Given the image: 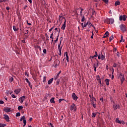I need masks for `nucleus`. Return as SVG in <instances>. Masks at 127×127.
Wrapping results in <instances>:
<instances>
[{"label":"nucleus","instance_id":"obj_1","mask_svg":"<svg viewBox=\"0 0 127 127\" xmlns=\"http://www.w3.org/2000/svg\"><path fill=\"white\" fill-rule=\"evenodd\" d=\"M119 27L121 29V31H123V32H126L127 31V26L126 25L124 24H121L120 26Z\"/></svg>","mask_w":127,"mask_h":127},{"label":"nucleus","instance_id":"obj_2","mask_svg":"<svg viewBox=\"0 0 127 127\" xmlns=\"http://www.w3.org/2000/svg\"><path fill=\"white\" fill-rule=\"evenodd\" d=\"M69 110L72 112V111L73 112H76L77 108L76 107V105L74 103H73L69 107Z\"/></svg>","mask_w":127,"mask_h":127},{"label":"nucleus","instance_id":"obj_3","mask_svg":"<svg viewBox=\"0 0 127 127\" xmlns=\"http://www.w3.org/2000/svg\"><path fill=\"white\" fill-rule=\"evenodd\" d=\"M127 16L126 15H121L119 16V20L120 21H122V20H123V21H126V20H127Z\"/></svg>","mask_w":127,"mask_h":127},{"label":"nucleus","instance_id":"obj_4","mask_svg":"<svg viewBox=\"0 0 127 127\" xmlns=\"http://www.w3.org/2000/svg\"><path fill=\"white\" fill-rule=\"evenodd\" d=\"M91 103L92 105L93 108L94 109H96L97 105H96V98H93L92 99H91Z\"/></svg>","mask_w":127,"mask_h":127},{"label":"nucleus","instance_id":"obj_5","mask_svg":"<svg viewBox=\"0 0 127 127\" xmlns=\"http://www.w3.org/2000/svg\"><path fill=\"white\" fill-rule=\"evenodd\" d=\"M113 107L114 111H116V110H118V109H120L121 108V107L120 106V105L118 104H114Z\"/></svg>","mask_w":127,"mask_h":127},{"label":"nucleus","instance_id":"obj_6","mask_svg":"<svg viewBox=\"0 0 127 127\" xmlns=\"http://www.w3.org/2000/svg\"><path fill=\"white\" fill-rule=\"evenodd\" d=\"M120 78L121 82V84H123L124 83V81L125 80V76L124 75L122 74V73L120 75Z\"/></svg>","mask_w":127,"mask_h":127},{"label":"nucleus","instance_id":"obj_7","mask_svg":"<svg viewBox=\"0 0 127 127\" xmlns=\"http://www.w3.org/2000/svg\"><path fill=\"white\" fill-rule=\"evenodd\" d=\"M71 98L74 101H77V99H78V96H77V95H76V94H75V93H73L71 95Z\"/></svg>","mask_w":127,"mask_h":127},{"label":"nucleus","instance_id":"obj_8","mask_svg":"<svg viewBox=\"0 0 127 127\" xmlns=\"http://www.w3.org/2000/svg\"><path fill=\"white\" fill-rule=\"evenodd\" d=\"M4 119L7 123H9V117L7 115L4 114Z\"/></svg>","mask_w":127,"mask_h":127},{"label":"nucleus","instance_id":"obj_9","mask_svg":"<svg viewBox=\"0 0 127 127\" xmlns=\"http://www.w3.org/2000/svg\"><path fill=\"white\" fill-rule=\"evenodd\" d=\"M26 97L23 96L19 98V102L20 103H23V101L25 100Z\"/></svg>","mask_w":127,"mask_h":127},{"label":"nucleus","instance_id":"obj_10","mask_svg":"<svg viewBox=\"0 0 127 127\" xmlns=\"http://www.w3.org/2000/svg\"><path fill=\"white\" fill-rule=\"evenodd\" d=\"M116 122L118 123V124H122V125H125V122L122 121H120L118 118H116Z\"/></svg>","mask_w":127,"mask_h":127},{"label":"nucleus","instance_id":"obj_11","mask_svg":"<svg viewBox=\"0 0 127 127\" xmlns=\"http://www.w3.org/2000/svg\"><path fill=\"white\" fill-rule=\"evenodd\" d=\"M65 28H66V19H64V24H63L61 29H63V30H65Z\"/></svg>","mask_w":127,"mask_h":127},{"label":"nucleus","instance_id":"obj_12","mask_svg":"<svg viewBox=\"0 0 127 127\" xmlns=\"http://www.w3.org/2000/svg\"><path fill=\"white\" fill-rule=\"evenodd\" d=\"M20 91H21V90L19 88L15 89L14 92V93H15V94L16 95H18V94H19V93H20Z\"/></svg>","mask_w":127,"mask_h":127},{"label":"nucleus","instance_id":"obj_13","mask_svg":"<svg viewBox=\"0 0 127 127\" xmlns=\"http://www.w3.org/2000/svg\"><path fill=\"white\" fill-rule=\"evenodd\" d=\"M4 111L6 113H10V108L8 107L5 108Z\"/></svg>","mask_w":127,"mask_h":127},{"label":"nucleus","instance_id":"obj_14","mask_svg":"<svg viewBox=\"0 0 127 127\" xmlns=\"http://www.w3.org/2000/svg\"><path fill=\"white\" fill-rule=\"evenodd\" d=\"M62 47H63V46H61V41L60 44L58 45L59 51H62Z\"/></svg>","mask_w":127,"mask_h":127},{"label":"nucleus","instance_id":"obj_15","mask_svg":"<svg viewBox=\"0 0 127 127\" xmlns=\"http://www.w3.org/2000/svg\"><path fill=\"white\" fill-rule=\"evenodd\" d=\"M109 33L108 31H106V33L104 34V36L103 37V38H107V37H109Z\"/></svg>","mask_w":127,"mask_h":127},{"label":"nucleus","instance_id":"obj_16","mask_svg":"<svg viewBox=\"0 0 127 127\" xmlns=\"http://www.w3.org/2000/svg\"><path fill=\"white\" fill-rule=\"evenodd\" d=\"M105 83L107 86L110 85V79L107 78L105 79Z\"/></svg>","mask_w":127,"mask_h":127},{"label":"nucleus","instance_id":"obj_17","mask_svg":"<svg viewBox=\"0 0 127 127\" xmlns=\"http://www.w3.org/2000/svg\"><path fill=\"white\" fill-rule=\"evenodd\" d=\"M53 80H54V78H51L50 80H49L48 81V85H50V84H51V83L53 82Z\"/></svg>","mask_w":127,"mask_h":127},{"label":"nucleus","instance_id":"obj_18","mask_svg":"<svg viewBox=\"0 0 127 127\" xmlns=\"http://www.w3.org/2000/svg\"><path fill=\"white\" fill-rule=\"evenodd\" d=\"M65 56L66 57V61L67 62H69V56H68V52H65Z\"/></svg>","mask_w":127,"mask_h":127},{"label":"nucleus","instance_id":"obj_19","mask_svg":"<svg viewBox=\"0 0 127 127\" xmlns=\"http://www.w3.org/2000/svg\"><path fill=\"white\" fill-rule=\"evenodd\" d=\"M121 4V2H120L119 0H117L115 3V5L117 6V5H120Z\"/></svg>","mask_w":127,"mask_h":127},{"label":"nucleus","instance_id":"obj_20","mask_svg":"<svg viewBox=\"0 0 127 127\" xmlns=\"http://www.w3.org/2000/svg\"><path fill=\"white\" fill-rule=\"evenodd\" d=\"M55 98L54 97H52L51 99H50V102L51 103H52V104H55V101H54V99Z\"/></svg>","mask_w":127,"mask_h":127},{"label":"nucleus","instance_id":"obj_21","mask_svg":"<svg viewBox=\"0 0 127 127\" xmlns=\"http://www.w3.org/2000/svg\"><path fill=\"white\" fill-rule=\"evenodd\" d=\"M105 22L106 23H107V24H110V19H105Z\"/></svg>","mask_w":127,"mask_h":127},{"label":"nucleus","instance_id":"obj_22","mask_svg":"<svg viewBox=\"0 0 127 127\" xmlns=\"http://www.w3.org/2000/svg\"><path fill=\"white\" fill-rule=\"evenodd\" d=\"M110 24H113L115 22V20L113 18H110Z\"/></svg>","mask_w":127,"mask_h":127},{"label":"nucleus","instance_id":"obj_23","mask_svg":"<svg viewBox=\"0 0 127 127\" xmlns=\"http://www.w3.org/2000/svg\"><path fill=\"white\" fill-rule=\"evenodd\" d=\"M50 38L52 39V43H53V39H54V38H53V33H52L51 34Z\"/></svg>","mask_w":127,"mask_h":127},{"label":"nucleus","instance_id":"obj_24","mask_svg":"<svg viewBox=\"0 0 127 127\" xmlns=\"http://www.w3.org/2000/svg\"><path fill=\"white\" fill-rule=\"evenodd\" d=\"M13 29L14 30V31H18V28H16V27H15V26H13Z\"/></svg>","mask_w":127,"mask_h":127},{"label":"nucleus","instance_id":"obj_25","mask_svg":"<svg viewBox=\"0 0 127 127\" xmlns=\"http://www.w3.org/2000/svg\"><path fill=\"white\" fill-rule=\"evenodd\" d=\"M93 68L95 72H97V66H96V64H93Z\"/></svg>","mask_w":127,"mask_h":127},{"label":"nucleus","instance_id":"obj_26","mask_svg":"<svg viewBox=\"0 0 127 127\" xmlns=\"http://www.w3.org/2000/svg\"><path fill=\"white\" fill-rule=\"evenodd\" d=\"M24 120H25V116H23L20 118V122H22V121H24Z\"/></svg>","mask_w":127,"mask_h":127},{"label":"nucleus","instance_id":"obj_27","mask_svg":"<svg viewBox=\"0 0 127 127\" xmlns=\"http://www.w3.org/2000/svg\"><path fill=\"white\" fill-rule=\"evenodd\" d=\"M92 118H96V115H97V114L95 113H92Z\"/></svg>","mask_w":127,"mask_h":127},{"label":"nucleus","instance_id":"obj_28","mask_svg":"<svg viewBox=\"0 0 127 127\" xmlns=\"http://www.w3.org/2000/svg\"><path fill=\"white\" fill-rule=\"evenodd\" d=\"M113 39H114V36H112L111 37H110L109 38V42H111V41H112V40H113Z\"/></svg>","mask_w":127,"mask_h":127},{"label":"nucleus","instance_id":"obj_29","mask_svg":"<svg viewBox=\"0 0 127 127\" xmlns=\"http://www.w3.org/2000/svg\"><path fill=\"white\" fill-rule=\"evenodd\" d=\"M23 124L24 125L23 126V127H25V126H26V120H23Z\"/></svg>","mask_w":127,"mask_h":127},{"label":"nucleus","instance_id":"obj_30","mask_svg":"<svg viewBox=\"0 0 127 127\" xmlns=\"http://www.w3.org/2000/svg\"><path fill=\"white\" fill-rule=\"evenodd\" d=\"M23 109V106H19L18 107V111H21V110H22Z\"/></svg>","mask_w":127,"mask_h":127},{"label":"nucleus","instance_id":"obj_31","mask_svg":"<svg viewBox=\"0 0 127 127\" xmlns=\"http://www.w3.org/2000/svg\"><path fill=\"white\" fill-rule=\"evenodd\" d=\"M59 77V74H58L56 76L54 77V79L55 80H57Z\"/></svg>","mask_w":127,"mask_h":127},{"label":"nucleus","instance_id":"obj_32","mask_svg":"<svg viewBox=\"0 0 127 127\" xmlns=\"http://www.w3.org/2000/svg\"><path fill=\"white\" fill-rule=\"evenodd\" d=\"M59 35H58L56 40L54 41V43H56V42H58V39H59Z\"/></svg>","mask_w":127,"mask_h":127},{"label":"nucleus","instance_id":"obj_33","mask_svg":"<svg viewBox=\"0 0 127 127\" xmlns=\"http://www.w3.org/2000/svg\"><path fill=\"white\" fill-rule=\"evenodd\" d=\"M9 81L10 83H11V82H12L13 81V78L12 77H10L9 79Z\"/></svg>","mask_w":127,"mask_h":127},{"label":"nucleus","instance_id":"obj_34","mask_svg":"<svg viewBox=\"0 0 127 127\" xmlns=\"http://www.w3.org/2000/svg\"><path fill=\"white\" fill-rule=\"evenodd\" d=\"M106 58V56H104L103 54L101 55V60H104Z\"/></svg>","mask_w":127,"mask_h":127},{"label":"nucleus","instance_id":"obj_35","mask_svg":"<svg viewBox=\"0 0 127 127\" xmlns=\"http://www.w3.org/2000/svg\"><path fill=\"white\" fill-rule=\"evenodd\" d=\"M96 67H98L99 66V61L96 60V64H95Z\"/></svg>","mask_w":127,"mask_h":127},{"label":"nucleus","instance_id":"obj_36","mask_svg":"<svg viewBox=\"0 0 127 127\" xmlns=\"http://www.w3.org/2000/svg\"><path fill=\"white\" fill-rule=\"evenodd\" d=\"M43 82V83H45V82H46V76H44Z\"/></svg>","mask_w":127,"mask_h":127},{"label":"nucleus","instance_id":"obj_37","mask_svg":"<svg viewBox=\"0 0 127 127\" xmlns=\"http://www.w3.org/2000/svg\"><path fill=\"white\" fill-rule=\"evenodd\" d=\"M81 21H82V22H84V21H85V16H83L82 17Z\"/></svg>","mask_w":127,"mask_h":127},{"label":"nucleus","instance_id":"obj_38","mask_svg":"<svg viewBox=\"0 0 127 127\" xmlns=\"http://www.w3.org/2000/svg\"><path fill=\"white\" fill-rule=\"evenodd\" d=\"M96 79L97 80V81H99V80H101V78H100V76L99 75H97Z\"/></svg>","mask_w":127,"mask_h":127},{"label":"nucleus","instance_id":"obj_39","mask_svg":"<svg viewBox=\"0 0 127 127\" xmlns=\"http://www.w3.org/2000/svg\"><path fill=\"white\" fill-rule=\"evenodd\" d=\"M16 117H20V113L19 112H17L16 114Z\"/></svg>","mask_w":127,"mask_h":127},{"label":"nucleus","instance_id":"obj_40","mask_svg":"<svg viewBox=\"0 0 127 127\" xmlns=\"http://www.w3.org/2000/svg\"><path fill=\"white\" fill-rule=\"evenodd\" d=\"M89 22H87L86 23L84 24L83 27H86L87 25H88Z\"/></svg>","mask_w":127,"mask_h":127},{"label":"nucleus","instance_id":"obj_41","mask_svg":"<svg viewBox=\"0 0 127 127\" xmlns=\"http://www.w3.org/2000/svg\"><path fill=\"white\" fill-rule=\"evenodd\" d=\"M104 2H105V3H108L109 2V0H102Z\"/></svg>","mask_w":127,"mask_h":127},{"label":"nucleus","instance_id":"obj_42","mask_svg":"<svg viewBox=\"0 0 127 127\" xmlns=\"http://www.w3.org/2000/svg\"><path fill=\"white\" fill-rule=\"evenodd\" d=\"M87 25L89 26V27H91V26H93V25L90 22H88V24Z\"/></svg>","mask_w":127,"mask_h":127},{"label":"nucleus","instance_id":"obj_43","mask_svg":"<svg viewBox=\"0 0 127 127\" xmlns=\"http://www.w3.org/2000/svg\"><path fill=\"white\" fill-rule=\"evenodd\" d=\"M3 104H4V102L2 100H0V105H2Z\"/></svg>","mask_w":127,"mask_h":127},{"label":"nucleus","instance_id":"obj_44","mask_svg":"<svg viewBox=\"0 0 127 127\" xmlns=\"http://www.w3.org/2000/svg\"><path fill=\"white\" fill-rule=\"evenodd\" d=\"M43 53H44L45 54H46L47 51H46V49H44L43 51Z\"/></svg>","mask_w":127,"mask_h":127},{"label":"nucleus","instance_id":"obj_45","mask_svg":"<svg viewBox=\"0 0 127 127\" xmlns=\"http://www.w3.org/2000/svg\"><path fill=\"white\" fill-rule=\"evenodd\" d=\"M25 81L27 82V83H28V84L30 83V82L29 81V80H28V79L26 78Z\"/></svg>","mask_w":127,"mask_h":127},{"label":"nucleus","instance_id":"obj_46","mask_svg":"<svg viewBox=\"0 0 127 127\" xmlns=\"http://www.w3.org/2000/svg\"><path fill=\"white\" fill-rule=\"evenodd\" d=\"M4 126H5V124H0V127H4Z\"/></svg>","mask_w":127,"mask_h":127},{"label":"nucleus","instance_id":"obj_47","mask_svg":"<svg viewBox=\"0 0 127 127\" xmlns=\"http://www.w3.org/2000/svg\"><path fill=\"white\" fill-rule=\"evenodd\" d=\"M89 97H90L91 100H92V99H94V98H95V97H94V96L93 95L91 96V95H89Z\"/></svg>","mask_w":127,"mask_h":127},{"label":"nucleus","instance_id":"obj_48","mask_svg":"<svg viewBox=\"0 0 127 127\" xmlns=\"http://www.w3.org/2000/svg\"><path fill=\"white\" fill-rule=\"evenodd\" d=\"M53 29H54V27H52L50 30H49V32L52 31Z\"/></svg>","mask_w":127,"mask_h":127},{"label":"nucleus","instance_id":"obj_49","mask_svg":"<svg viewBox=\"0 0 127 127\" xmlns=\"http://www.w3.org/2000/svg\"><path fill=\"white\" fill-rule=\"evenodd\" d=\"M113 52H117V48H114Z\"/></svg>","mask_w":127,"mask_h":127},{"label":"nucleus","instance_id":"obj_50","mask_svg":"<svg viewBox=\"0 0 127 127\" xmlns=\"http://www.w3.org/2000/svg\"><path fill=\"white\" fill-rule=\"evenodd\" d=\"M62 101H64V99H60L59 100V103H61V102H62Z\"/></svg>","mask_w":127,"mask_h":127},{"label":"nucleus","instance_id":"obj_51","mask_svg":"<svg viewBox=\"0 0 127 127\" xmlns=\"http://www.w3.org/2000/svg\"><path fill=\"white\" fill-rule=\"evenodd\" d=\"M11 97L12 98H13V99H15V98H16V97H15V95H14V94H12Z\"/></svg>","mask_w":127,"mask_h":127},{"label":"nucleus","instance_id":"obj_52","mask_svg":"<svg viewBox=\"0 0 127 127\" xmlns=\"http://www.w3.org/2000/svg\"><path fill=\"white\" fill-rule=\"evenodd\" d=\"M37 48H38L40 50V51H41V48L40 46H37Z\"/></svg>","mask_w":127,"mask_h":127},{"label":"nucleus","instance_id":"obj_53","mask_svg":"<svg viewBox=\"0 0 127 127\" xmlns=\"http://www.w3.org/2000/svg\"><path fill=\"white\" fill-rule=\"evenodd\" d=\"M95 55H94V57H98V52H95Z\"/></svg>","mask_w":127,"mask_h":127},{"label":"nucleus","instance_id":"obj_54","mask_svg":"<svg viewBox=\"0 0 127 127\" xmlns=\"http://www.w3.org/2000/svg\"><path fill=\"white\" fill-rule=\"evenodd\" d=\"M28 84H29V87H30V88H31V89H32V85H31V84H30V83H28Z\"/></svg>","mask_w":127,"mask_h":127},{"label":"nucleus","instance_id":"obj_55","mask_svg":"<svg viewBox=\"0 0 127 127\" xmlns=\"http://www.w3.org/2000/svg\"><path fill=\"white\" fill-rule=\"evenodd\" d=\"M123 35L121 36V40L120 41V42H123Z\"/></svg>","mask_w":127,"mask_h":127},{"label":"nucleus","instance_id":"obj_56","mask_svg":"<svg viewBox=\"0 0 127 127\" xmlns=\"http://www.w3.org/2000/svg\"><path fill=\"white\" fill-rule=\"evenodd\" d=\"M62 51H59L60 53L59 54V55H60V56H61V55H62V53L61 52Z\"/></svg>","mask_w":127,"mask_h":127},{"label":"nucleus","instance_id":"obj_57","mask_svg":"<svg viewBox=\"0 0 127 127\" xmlns=\"http://www.w3.org/2000/svg\"><path fill=\"white\" fill-rule=\"evenodd\" d=\"M46 35L47 36V40H49V37L47 35V34H46Z\"/></svg>","mask_w":127,"mask_h":127},{"label":"nucleus","instance_id":"obj_58","mask_svg":"<svg viewBox=\"0 0 127 127\" xmlns=\"http://www.w3.org/2000/svg\"><path fill=\"white\" fill-rule=\"evenodd\" d=\"M95 57H95V56H90V59H94V58H95Z\"/></svg>","mask_w":127,"mask_h":127},{"label":"nucleus","instance_id":"obj_59","mask_svg":"<svg viewBox=\"0 0 127 127\" xmlns=\"http://www.w3.org/2000/svg\"><path fill=\"white\" fill-rule=\"evenodd\" d=\"M118 64H113V67H115V68H116V67H117Z\"/></svg>","mask_w":127,"mask_h":127},{"label":"nucleus","instance_id":"obj_60","mask_svg":"<svg viewBox=\"0 0 127 127\" xmlns=\"http://www.w3.org/2000/svg\"><path fill=\"white\" fill-rule=\"evenodd\" d=\"M3 1H6V0H0V2H3Z\"/></svg>","mask_w":127,"mask_h":127},{"label":"nucleus","instance_id":"obj_61","mask_svg":"<svg viewBox=\"0 0 127 127\" xmlns=\"http://www.w3.org/2000/svg\"><path fill=\"white\" fill-rule=\"evenodd\" d=\"M9 6H7L6 7V9L7 10H9Z\"/></svg>","mask_w":127,"mask_h":127},{"label":"nucleus","instance_id":"obj_62","mask_svg":"<svg viewBox=\"0 0 127 127\" xmlns=\"http://www.w3.org/2000/svg\"><path fill=\"white\" fill-rule=\"evenodd\" d=\"M98 82L99 83V84H100L101 85H102V81H101V79H100L99 80H98Z\"/></svg>","mask_w":127,"mask_h":127},{"label":"nucleus","instance_id":"obj_63","mask_svg":"<svg viewBox=\"0 0 127 127\" xmlns=\"http://www.w3.org/2000/svg\"><path fill=\"white\" fill-rule=\"evenodd\" d=\"M27 24H28V25H31V23H28V21H27Z\"/></svg>","mask_w":127,"mask_h":127},{"label":"nucleus","instance_id":"obj_64","mask_svg":"<svg viewBox=\"0 0 127 127\" xmlns=\"http://www.w3.org/2000/svg\"><path fill=\"white\" fill-rule=\"evenodd\" d=\"M98 58V59H101V55H99Z\"/></svg>","mask_w":127,"mask_h":127}]
</instances>
